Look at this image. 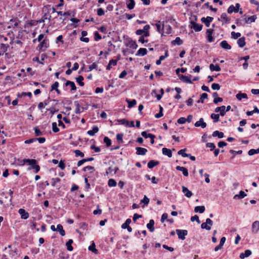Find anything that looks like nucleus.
Instances as JSON below:
<instances>
[{
	"instance_id": "obj_1",
	"label": "nucleus",
	"mask_w": 259,
	"mask_h": 259,
	"mask_svg": "<svg viewBox=\"0 0 259 259\" xmlns=\"http://www.w3.org/2000/svg\"><path fill=\"white\" fill-rule=\"evenodd\" d=\"M24 162L25 163H28L29 165H30V167H29V169H34V172L37 173L40 170V166L36 164V160L34 159H24Z\"/></svg>"
},
{
	"instance_id": "obj_2",
	"label": "nucleus",
	"mask_w": 259,
	"mask_h": 259,
	"mask_svg": "<svg viewBox=\"0 0 259 259\" xmlns=\"http://www.w3.org/2000/svg\"><path fill=\"white\" fill-rule=\"evenodd\" d=\"M213 222L209 218L206 219V222L205 223H203L201 225V228L202 229H205L206 230H210L211 229V227L212 225Z\"/></svg>"
},
{
	"instance_id": "obj_3",
	"label": "nucleus",
	"mask_w": 259,
	"mask_h": 259,
	"mask_svg": "<svg viewBox=\"0 0 259 259\" xmlns=\"http://www.w3.org/2000/svg\"><path fill=\"white\" fill-rule=\"evenodd\" d=\"M176 232L178 236V238L182 240H185V236L188 234V231L186 230L177 229Z\"/></svg>"
},
{
	"instance_id": "obj_4",
	"label": "nucleus",
	"mask_w": 259,
	"mask_h": 259,
	"mask_svg": "<svg viewBox=\"0 0 259 259\" xmlns=\"http://www.w3.org/2000/svg\"><path fill=\"white\" fill-rule=\"evenodd\" d=\"M9 47V44L0 42V56H3L7 51Z\"/></svg>"
},
{
	"instance_id": "obj_5",
	"label": "nucleus",
	"mask_w": 259,
	"mask_h": 259,
	"mask_svg": "<svg viewBox=\"0 0 259 259\" xmlns=\"http://www.w3.org/2000/svg\"><path fill=\"white\" fill-rule=\"evenodd\" d=\"M20 21L17 19H11L8 23V28H15L19 25Z\"/></svg>"
},
{
	"instance_id": "obj_6",
	"label": "nucleus",
	"mask_w": 259,
	"mask_h": 259,
	"mask_svg": "<svg viewBox=\"0 0 259 259\" xmlns=\"http://www.w3.org/2000/svg\"><path fill=\"white\" fill-rule=\"evenodd\" d=\"M65 87H68L69 86L70 88V92H73L76 90V87L75 85V83L73 81H70V80H66V82L65 83L64 85Z\"/></svg>"
},
{
	"instance_id": "obj_7",
	"label": "nucleus",
	"mask_w": 259,
	"mask_h": 259,
	"mask_svg": "<svg viewBox=\"0 0 259 259\" xmlns=\"http://www.w3.org/2000/svg\"><path fill=\"white\" fill-rule=\"evenodd\" d=\"M213 32V30L212 29H208L206 30V33L207 39V41L209 42H211L213 41V40H214V38L212 36Z\"/></svg>"
},
{
	"instance_id": "obj_8",
	"label": "nucleus",
	"mask_w": 259,
	"mask_h": 259,
	"mask_svg": "<svg viewBox=\"0 0 259 259\" xmlns=\"http://www.w3.org/2000/svg\"><path fill=\"white\" fill-rule=\"evenodd\" d=\"M191 75H190L189 76H185L183 74L179 75V78L181 80H182L184 82L192 84L193 82L191 80Z\"/></svg>"
},
{
	"instance_id": "obj_9",
	"label": "nucleus",
	"mask_w": 259,
	"mask_h": 259,
	"mask_svg": "<svg viewBox=\"0 0 259 259\" xmlns=\"http://www.w3.org/2000/svg\"><path fill=\"white\" fill-rule=\"evenodd\" d=\"M213 18L211 17L207 16V17H202L201 19V21L205 24L206 27L210 26V23L212 21Z\"/></svg>"
},
{
	"instance_id": "obj_10",
	"label": "nucleus",
	"mask_w": 259,
	"mask_h": 259,
	"mask_svg": "<svg viewBox=\"0 0 259 259\" xmlns=\"http://www.w3.org/2000/svg\"><path fill=\"white\" fill-rule=\"evenodd\" d=\"M18 212L21 215V218L22 219L26 220L29 218V213L23 208L19 209Z\"/></svg>"
},
{
	"instance_id": "obj_11",
	"label": "nucleus",
	"mask_w": 259,
	"mask_h": 259,
	"mask_svg": "<svg viewBox=\"0 0 259 259\" xmlns=\"http://www.w3.org/2000/svg\"><path fill=\"white\" fill-rule=\"evenodd\" d=\"M191 24H192L191 27L195 31H200L202 30V25L199 24L194 22L191 21Z\"/></svg>"
},
{
	"instance_id": "obj_12",
	"label": "nucleus",
	"mask_w": 259,
	"mask_h": 259,
	"mask_svg": "<svg viewBox=\"0 0 259 259\" xmlns=\"http://www.w3.org/2000/svg\"><path fill=\"white\" fill-rule=\"evenodd\" d=\"M194 125L196 127L201 126L202 128H204L206 127V123L204 121V120L202 118H200L199 121L195 123Z\"/></svg>"
},
{
	"instance_id": "obj_13",
	"label": "nucleus",
	"mask_w": 259,
	"mask_h": 259,
	"mask_svg": "<svg viewBox=\"0 0 259 259\" xmlns=\"http://www.w3.org/2000/svg\"><path fill=\"white\" fill-rule=\"evenodd\" d=\"M182 192L184 193L185 196L188 198H190L193 194L192 192L188 190V189L185 186H183L182 187Z\"/></svg>"
},
{
	"instance_id": "obj_14",
	"label": "nucleus",
	"mask_w": 259,
	"mask_h": 259,
	"mask_svg": "<svg viewBox=\"0 0 259 259\" xmlns=\"http://www.w3.org/2000/svg\"><path fill=\"white\" fill-rule=\"evenodd\" d=\"M136 154L139 155H144L147 152V150L146 148H142V147H136Z\"/></svg>"
},
{
	"instance_id": "obj_15",
	"label": "nucleus",
	"mask_w": 259,
	"mask_h": 259,
	"mask_svg": "<svg viewBox=\"0 0 259 259\" xmlns=\"http://www.w3.org/2000/svg\"><path fill=\"white\" fill-rule=\"evenodd\" d=\"M176 168L177 170L182 171L183 172V175L185 177L188 176V175H189L188 170L186 167H183V166H177Z\"/></svg>"
},
{
	"instance_id": "obj_16",
	"label": "nucleus",
	"mask_w": 259,
	"mask_h": 259,
	"mask_svg": "<svg viewBox=\"0 0 259 259\" xmlns=\"http://www.w3.org/2000/svg\"><path fill=\"white\" fill-rule=\"evenodd\" d=\"M259 230V221H256L252 224V232L256 233Z\"/></svg>"
},
{
	"instance_id": "obj_17",
	"label": "nucleus",
	"mask_w": 259,
	"mask_h": 259,
	"mask_svg": "<svg viewBox=\"0 0 259 259\" xmlns=\"http://www.w3.org/2000/svg\"><path fill=\"white\" fill-rule=\"evenodd\" d=\"M225 109H226V106H222L221 107H217L214 111L215 112H220V115L222 116H224L225 114Z\"/></svg>"
},
{
	"instance_id": "obj_18",
	"label": "nucleus",
	"mask_w": 259,
	"mask_h": 259,
	"mask_svg": "<svg viewBox=\"0 0 259 259\" xmlns=\"http://www.w3.org/2000/svg\"><path fill=\"white\" fill-rule=\"evenodd\" d=\"M98 131V127L97 125H94L92 127V130L88 131L87 134L91 136H94Z\"/></svg>"
},
{
	"instance_id": "obj_19",
	"label": "nucleus",
	"mask_w": 259,
	"mask_h": 259,
	"mask_svg": "<svg viewBox=\"0 0 259 259\" xmlns=\"http://www.w3.org/2000/svg\"><path fill=\"white\" fill-rule=\"evenodd\" d=\"M220 46L225 50H231V46L227 42L226 40H223L220 43Z\"/></svg>"
},
{
	"instance_id": "obj_20",
	"label": "nucleus",
	"mask_w": 259,
	"mask_h": 259,
	"mask_svg": "<svg viewBox=\"0 0 259 259\" xmlns=\"http://www.w3.org/2000/svg\"><path fill=\"white\" fill-rule=\"evenodd\" d=\"M251 253L252 252H251V251L250 250L247 249V250H246L244 251V252L241 253L240 254L239 257H240V258L243 259L245 257H247L249 256H250L251 254Z\"/></svg>"
},
{
	"instance_id": "obj_21",
	"label": "nucleus",
	"mask_w": 259,
	"mask_h": 259,
	"mask_svg": "<svg viewBox=\"0 0 259 259\" xmlns=\"http://www.w3.org/2000/svg\"><path fill=\"white\" fill-rule=\"evenodd\" d=\"M162 154L164 155L167 156L168 157H171L172 152L170 149L166 148H163L162 149Z\"/></svg>"
},
{
	"instance_id": "obj_22",
	"label": "nucleus",
	"mask_w": 259,
	"mask_h": 259,
	"mask_svg": "<svg viewBox=\"0 0 259 259\" xmlns=\"http://www.w3.org/2000/svg\"><path fill=\"white\" fill-rule=\"evenodd\" d=\"M147 53V50L145 48H140L137 52L136 56H144Z\"/></svg>"
},
{
	"instance_id": "obj_23",
	"label": "nucleus",
	"mask_w": 259,
	"mask_h": 259,
	"mask_svg": "<svg viewBox=\"0 0 259 259\" xmlns=\"http://www.w3.org/2000/svg\"><path fill=\"white\" fill-rule=\"evenodd\" d=\"M154 221L153 220H150L148 224H147V227L151 232L154 231Z\"/></svg>"
},
{
	"instance_id": "obj_24",
	"label": "nucleus",
	"mask_w": 259,
	"mask_h": 259,
	"mask_svg": "<svg viewBox=\"0 0 259 259\" xmlns=\"http://www.w3.org/2000/svg\"><path fill=\"white\" fill-rule=\"evenodd\" d=\"M159 163L158 161H155L154 160H151L149 161L148 163V167L149 168H152L154 166L158 165Z\"/></svg>"
},
{
	"instance_id": "obj_25",
	"label": "nucleus",
	"mask_w": 259,
	"mask_h": 259,
	"mask_svg": "<svg viewBox=\"0 0 259 259\" xmlns=\"http://www.w3.org/2000/svg\"><path fill=\"white\" fill-rule=\"evenodd\" d=\"M39 50H42L43 48L45 49L49 47V44L47 42V40L44 39L42 41H41L39 46Z\"/></svg>"
},
{
	"instance_id": "obj_26",
	"label": "nucleus",
	"mask_w": 259,
	"mask_h": 259,
	"mask_svg": "<svg viewBox=\"0 0 259 259\" xmlns=\"http://www.w3.org/2000/svg\"><path fill=\"white\" fill-rule=\"evenodd\" d=\"M256 15H252L247 18L244 19V23H251V22H254L256 19Z\"/></svg>"
},
{
	"instance_id": "obj_27",
	"label": "nucleus",
	"mask_w": 259,
	"mask_h": 259,
	"mask_svg": "<svg viewBox=\"0 0 259 259\" xmlns=\"http://www.w3.org/2000/svg\"><path fill=\"white\" fill-rule=\"evenodd\" d=\"M56 230V231L59 232L60 234L62 236H64L65 235V231L63 229V226L61 224H58L57 226Z\"/></svg>"
},
{
	"instance_id": "obj_28",
	"label": "nucleus",
	"mask_w": 259,
	"mask_h": 259,
	"mask_svg": "<svg viewBox=\"0 0 259 259\" xmlns=\"http://www.w3.org/2000/svg\"><path fill=\"white\" fill-rule=\"evenodd\" d=\"M88 249L90 251H92L95 254H98V250L96 248V245L94 241H93L91 245L89 246Z\"/></svg>"
},
{
	"instance_id": "obj_29",
	"label": "nucleus",
	"mask_w": 259,
	"mask_h": 259,
	"mask_svg": "<svg viewBox=\"0 0 259 259\" xmlns=\"http://www.w3.org/2000/svg\"><path fill=\"white\" fill-rule=\"evenodd\" d=\"M117 60L112 59L110 60L108 65L106 67L107 70H110L112 68V66H115L117 64Z\"/></svg>"
},
{
	"instance_id": "obj_30",
	"label": "nucleus",
	"mask_w": 259,
	"mask_h": 259,
	"mask_svg": "<svg viewBox=\"0 0 259 259\" xmlns=\"http://www.w3.org/2000/svg\"><path fill=\"white\" fill-rule=\"evenodd\" d=\"M237 44L240 48L244 47L246 44L245 37H242L239 38L237 40Z\"/></svg>"
},
{
	"instance_id": "obj_31",
	"label": "nucleus",
	"mask_w": 259,
	"mask_h": 259,
	"mask_svg": "<svg viewBox=\"0 0 259 259\" xmlns=\"http://www.w3.org/2000/svg\"><path fill=\"white\" fill-rule=\"evenodd\" d=\"M209 69L211 71H220L221 69L218 64L214 65L213 64H210L209 65Z\"/></svg>"
},
{
	"instance_id": "obj_32",
	"label": "nucleus",
	"mask_w": 259,
	"mask_h": 259,
	"mask_svg": "<svg viewBox=\"0 0 259 259\" xmlns=\"http://www.w3.org/2000/svg\"><path fill=\"white\" fill-rule=\"evenodd\" d=\"M73 241L72 239H69L68 241L66 243V246L67 247V249L68 251H71L73 249V247L72 246V244L73 243Z\"/></svg>"
},
{
	"instance_id": "obj_33",
	"label": "nucleus",
	"mask_w": 259,
	"mask_h": 259,
	"mask_svg": "<svg viewBox=\"0 0 259 259\" xmlns=\"http://www.w3.org/2000/svg\"><path fill=\"white\" fill-rule=\"evenodd\" d=\"M212 136L213 137H218L219 138H223L224 137V134L223 132H220L219 131H215L213 132Z\"/></svg>"
},
{
	"instance_id": "obj_34",
	"label": "nucleus",
	"mask_w": 259,
	"mask_h": 259,
	"mask_svg": "<svg viewBox=\"0 0 259 259\" xmlns=\"http://www.w3.org/2000/svg\"><path fill=\"white\" fill-rule=\"evenodd\" d=\"M246 196V194L243 191H240L238 194H236L234 196V199H242Z\"/></svg>"
},
{
	"instance_id": "obj_35",
	"label": "nucleus",
	"mask_w": 259,
	"mask_h": 259,
	"mask_svg": "<svg viewBox=\"0 0 259 259\" xmlns=\"http://www.w3.org/2000/svg\"><path fill=\"white\" fill-rule=\"evenodd\" d=\"M221 19H223L225 23H229L231 20L230 18L228 17L227 14L225 13L222 14Z\"/></svg>"
},
{
	"instance_id": "obj_36",
	"label": "nucleus",
	"mask_w": 259,
	"mask_h": 259,
	"mask_svg": "<svg viewBox=\"0 0 259 259\" xmlns=\"http://www.w3.org/2000/svg\"><path fill=\"white\" fill-rule=\"evenodd\" d=\"M125 101L128 103V107L130 108L134 107L137 104V101L135 99L130 100L129 99H126Z\"/></svg>"
},
{
	"instance_id": "obj_37",
	"label": "nucleus",
	"mask_w": 259,
	"mask_h": 259,
	"mask_svg": "<svg viewBox=\"0 0 259 259\" xmlns=\"http://www.w3.org/2000/svg\"><path fill=\"white\" fill-rule=\"evenodd\" d=\"M205 210V207L204 206H197L194 208L195 212H199L200 213H203Z\"/></svg>"
},
{
	"instance_id": "obj_38",
	"label": "nucleus",
	"mask_w": 259,
	"mask_h": 259,
	"mask_svg": "<svg viewBox=\"0 0 259 259\" xmlns=\"http://www.w3.org/2000/svg\"><path fill=\"white\" fill-rule=\"evenodd\" d=\"M172 45H181L183 44V41L179 37H177L176 39L171 41Z\"/></svg>"
},
{
	"instance_id": "obj_39",
	"label": "nucleus",
	"mask_w": 259,
	"mask_h": 259,
	"mask_svg": "<svg viewBox=\"0 0 259 259\" xmlns=\"http://www.w3.org/2000/svg\"><path fill=\"white\" fill-rule=\"evenodd\" d=\"M26 96L29 97V98H31L32 97V94L31 92H27V93L22 92V93H19L17 94V97L18 98H22L23 97Z\"/></svg>"
},
{
	"instance_id": "obj_40",
	"label": "nucleus",
	"mask_w": 259,
	"mask_h": 259,
	"mask_svg": "<svg viewBox=\"0 0 259 259\" xmlns=\"http://www.w3.org/2000/svg\"><path fill=\"white\" fill-rule=\"evenodd\" d=\"M236 97L239 101H240L243 98L247 99V95L245 93H239L236 95Z\"/></svg>"
},
{
	"instance_id": "obj_41",
	"label": "nucleus",
	"mask_w": 259,
	"mask_h": 259,
	"mask_svg": "<svg viewBox=\"0 0 259 259\" xmlns=\"http://www.w3.org/2000/svg\"><path fill=\"white\" fill-rule=\"evenodd\" d=\"M135 5L134 0H128L127 2V7L129 10H132L134 9Z\"/></svg>"
},
{
	"instance_id": "obj_42",
	"label": "nucleus",
	"mask_w": 259,
	"mask_h": 259,
	"mask_svg": "<svg viewBox=\"0 0 259 259\" xmlns=\"http://www.w3.org/2000/svg\"><path fill=\"white\" fill-rule=\"evenodd\" d=\"M128 46L130 48H133L134 49H136L138 48V45L136 44V42L133 40H130L128 41Z\"/></svg>"
},
{
	"instance_id": "obj_43",
	"label": "nucleus",
	"mask_w": 259,
	"mask_h": 259,
	"mask_svg": "<svg viewBox=\"0 0 259 259\" xmlns=\"http://www.w3.org/2000/svg\"><path fill=\"white\" fill-rule=\"evenodd\" d=\"M108 185L110 187H115L117 185V183L115 180L110 179L108 180Z\"/></svg>"
},
{
	"instance_id": "obj_44",
	"label": "nucleus",
	"mask_w": 259,
	"mask_h": 259,
	"mask_svg": "<svg viewBox=\"0 0 259 259\" xmlns=\"http://www.w3.org/2000/svg\"><path fill=\"white\" fill-rule=\"evenodd\" d=\"M83 79L84 78L83 76L80 75L76 78V80L80 86H83L84 84V82H83Z\"/></svg>"
},
{
	"instance_id": "obj_45",
	"label": "nucleus",
	"mask_w": 259,
	"mask_h": 259,
	"mask_svg": "<svg viewBox=\"0 0 259 259\" xmlns=\"http://www.w3.org/2000/svg\"><path fill=\"white\" fill-rule=\"evenodd\" d=\"M212 119H213L214 122H218L220 119V115L219 114L212 113L210 115Z\"/></svg>"
},
{
	"instance_id": "obj_46",
	"label": "nucleus",
	"mask_w": 259,
	"mask_h": 259,
	"mask_svg": "<svg viewBox=\"0 0 259 259\" xmlns=\"http://www.w3.org/2000/svg\"><path fill=\"white\" fill-rule=\"evenodd\" d=\"M131 222L132 221L130 219H127L125 222L121 225V228L123 229H125L126 228H127L128 226H130L129 225Z\"/></svg>"
},
{
	"instance_id": "obj_47",
	"label": "nucleus",
	"mask_w": 259,
	"mask_h": 259,
	"mask_svg": "<svg viewBox=\"0 0 259 259\" xmlns=\"http://www.w3.org/2000/svg\"><path fill=\"white\" fill-rule=\"evenodd\" d=\"M74 104H75V106H76V110H75V113L76 114H80L81 112L83 111V110L80 111V105H79L78 102V101H75L74 102Z\"/></svg>"
},
{
	"instance_id": "obj_48",
	"label": "nucleus",
	"mask_w": 259,
	"mask_h": 259,
	"mask_svg": "<svg viewBox=\"0 0 259 259\" xmlns=\"http://www.w3.org/2000/svg\"><path fill=\"white\" fill-rule=\"evenodd\" d=\"M259 153V148L257 149H251L248 152V154L249 156H252L254 154Z\"/></svg>"
},
{
	"instance_id": "obj_49",
	"label": "nucleus",
	"mask_w": 259,
	"mask_h": 259,
	"mask_svg": "<svg viewBox=\"0 0 259 259\" xmlns=\"http://www.w3.org/2000/svg\"><path fill=\"white\" fill-rule=\"evenodd\" d=\"M186 151V149L185 148V149H181L180 150H179L178 152V154L179 155H182V157H188L189 155L188 154H187L185 153V151Z\"/></svg>"
},
{
	"instance_id": "obj_50",
	"label": "nucleus",
	"mask_w": 259,
	"mask_h": 259,
	"mask_svg": "<svg viewBox=\"0 0 259 259\" xmlns=\"http://www.w3.org/2000/svg\"><path fill=\"white\" fill-rule=\"evenodd\" d=\"M208 95L206 93H203L201 96L200 100L197 101V103H203L204 102V100L207 98Z\"/></svg>"
},
{
	"instance_id": "obj_51",
	"label": "nucleus",
	"mask_w": 259,
	"mask_h": 259,
	"mask_svg": "<svg viewBox=\"0 0 259 259\" xmlns=\"http://www.w3.org/2000/svg\"><path fill=\"white\" fill-rule=\"evenodd\" d=\"M118 122L119 123V124H124L126 126H129V123H130V122L126 120L125 119H119L118 120Z\"/></svg>"
},
{
	"instance_id": "obj_52",
	"label": "nucleus",
	"mask_w": 259,
	"mask_h": 259,
	"mask_svg": "<svg viewBox=\"0 0 259 259\" xmlns=\"http://www.w3.org/2000/svg\"><path fill=\"white\" fill-rule=\"evenodd\" d=\"M83 170L84 171H86L87 170H90L91 173H93L95 170V169L94 167H93L92 166H87L83 167Z\"/></svg>"
},
{
	"instance_id": "obj_53",
	"label": "nucleus",
	"mask_w": 259,
	"mask_h": 259,
	"mask_svg": "<svg viewBox=\"0 0 259 259\" xmlns=\"http://www.w3.org/2000/svg\"><path fill=\"white\" fill-rule=\"evenodd\" d=\"M104 142L106 144L107 147H109L111 144V140L107 137H104Z\"/></svg>"
},
{
	"instance_id": "obj_54",
	"label": "nucleus",
	"mask_w": 259,
	"mask_h": 259,
	"mask_svg": "<svg viewBox=\"0 0 259 259\" xmlns=\"http://www.w3.org/2000/svg\"><path fill=\"white\" fill-rule=\"evenodd\" d=\"M241 36V33L239 32H235L233 31L231 32V36L234 39H237Z\"/></svg>"
},
{
	"instance_id": "obj_55",
	"label": "nucleus",
	"mask_w": 259,
	"mask_h": 259,
	"mask_svg": "<svg viewBox=\"0 0 259 259\" xmlns=\"http://www.w3.org/2000/svg\"><path fill=\"white\" fill-rule=\"evenodd\" d=\"M51 180L52 181V186L53 187H55L56 186V183L60 182L61 181L60 179H59V178H52Z\"/></svg>"
},
{
	"instance_id": "obj_56",
	"label": "nucleus",
	"mask_w": 259,
	"mask_h": 259,
	"mask_svg": "<svg viewBox=\"0 0 259 259\" xmlns=\"http://www.w3.org/2000/svg\"><path fill=\"white\" fill-rule=\"evenodd\" d=\"M76 156H80L81 157H83L84 155L83 152L80 151L79 150H76L74 151Z\"/></svg>"
},
{
	"instance_id": "obj_57",
	"label": "nucleus",
	"mask_w": 259,
	"mask_h": 259,
	"mask_svg": "<svg viewBox=\"0 0 259 259\" xmlns=\"http://www.w3.org/2000/svg\"><path fill=\"white\" fill-rule=\"evenodd\" d=\"M52 130L54 133H58L59 131V128L57 127L56 122H53Z\"/></svg>"
},
{
	"instance_id": "obj_58",
	"label": "nucleus",
	"mask_w": 259,
	"mask_h": 259,
	"mask_svg": "<svg viewBox=\"0 0 259 259\" xmlns=\"http://www.w3.org/2000/svg\"><path fill=\"white\" fill-rule=\"evenodd\" d=\"M123 134H118L116 135V139L119 143H121L123 142L122 139Z\"/></svg>"
},
{
	"instance_id": "obj_59",
	"label": "nucleus",
	"mask_w": 259,
	"mask_h": 259,
	"mask_svg": "<svg viewBox=\"0 0 259 259\" xmlns=\"http://www.w3.org/2000/svg\"><path fill=\"white\" fill-rule=\"evenodd\" d=\"M206 146L207 147L210 148V151H212L215 148V146L214 144L213 143H207L206 144Z\"/></svg>"
},
{
	"instance_id": "obj_60",
	"label": "nucleus",
	"mask_w": 259,
	"mask_h": 259,
	"mask_svg": "<svg viewBox=\"0 0 259 259\" xmlns=\"http://www.w3.org/2000/svg\"><path fill=\"white\" fill-rule=\"evenodd\" d=\"M221 86L218 83H213L211 84V88L213 90H219Z\"/></svg>"
},
{
	"instance_id": "obj_61",
	"label": "nucleus",
	"mask_w": 259,
	"mask_h": 259,
	"mask_svg": "<svg viewBox=\"0 0 259 259\" xmlns=\"http://www.w3.org/2000/svg\"><path fill=\"white\" fill-rule=\"evenodd\" d=\"M34 130L35 136H39L42 135V133L37 127H34Z\"/></svg>"
},
{
	"instance_id": "obj_62",
	"label": "nucleus",
	"mask_w": 259,
	"mask_h": 259,
	"mask_svg": "<svg viewBox=\"0 0 259 259\" xmlns=\"http://www.w3.org/2000/svg\"><path fill=\"white\" fill-rule=\"evenodd\" d=\"M227 12L229 14H231L233 12L235 13V7L233 5H231L227 10Z\"/></svg>"
},
{
	"instance_id": "obj_63",
	"label": "nucleus",
	"mask_w": 259,
	"mask_h": 259,
	"mask_svg": "<svg viewBox=\"0 0 259 259\" xmlns=\"http://www.w3.org/2000/svg\"><path fill=\"white\" fill-rule=\"evenodd\" d=\"M141 202L143 203L145 205H147L149 202V199L145 195L143 199L141 200Z\"/></svg>"
},
{
	"instance_id": "obj_64",
	"label": "nucleus",
	"mask_w": 259,
	"mask_h": 259,
	"mask_svg": "<svg viewBox=\"0 0 259 259\" xmlns=\"http://www.w3.org/2000/svg\"><path fill=\"white\" fill-rule=\"evenodd\" d=\"M94 35H95V40L96 41H98V40H100L102 38L101 35L98 33V31H96L94 33Z\"/></svg>"
}]
</instances>
